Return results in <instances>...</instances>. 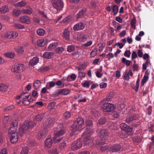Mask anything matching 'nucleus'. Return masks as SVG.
<instances>
[{"label": "nucleus", "mask_w": 154, "mask_h": 154, "mask_svg": "<svg viewBox=\"0 0 154 154\" xmlns=\"http://www.w3.org/2000/svg\"><path fill=\"white\" fill-rule=\"evenodd\" d=\"M8 86L3 84L0 83V91L6 92L8 90Z\"/></svg>", "instance_id": "obj_31"}, {"label": "nucleus", "mask_w": 154, "mask_h": 154, "mask_svg": "<svg viewBox=\"0 0 154 154\" xmlns=\"http://www.w3.org/2000/svg\"><path fill=\"white\" fill-rule=\"evenodd\" d=\"M15 50L17 52L19 53H22L24 51L23 47L21 46L16 47L15 48Z\"/></svg>", "instance_id": "obj_40"}, {"label": "nucleus", "mask_w": 154, "mask_h": 154, "mask_svg": "<svg viewBox=\"0 0 154 154\" xmlns=\"http://www.w3.org/2000/svg\"><path fill=\"white\" fill-rule=\"evenodd\" d=\"M54 53L53 52H46L43 54L44 57L47 59H50L53 58L54 56Z\"/></svg>", "instance_id": "obj_19"}, {"label": "nucleus", "mask_w": 154, "mask_h": 154, "mask_svg": "<svg viewBox=\"0 0 154 154\" xmlns=\"http://www.w3.org/2000/svg\"><path fill=\"white\" fill-rule=\"evenodd\" d=\"M131 53L130 50H126L125 51L124 53V56L128 58H129L130 57Z\"/></svg>", "instance_id": "obj_57"}, {"label": "nucleus", "mask_w": 154, "mask_h": 154, "mask_svg": "<svg viewBox=\"0 0 154 154\" xmlns=\"http://www.w3.org/2000/svg\"><path fill=\"white\" fill-rule=\"evenodd\" d=\"M44 115L45 114L43 113L36 115L35 116V119L37 121H41L45 117Z\"/></svg>", "instance_id": "obj_32"}, {"label": "nucleus", "mask_w": 154, "mask_h": 154, "mask_svg": "<svg viewBox=\"0 0 154 154\" xmlns=\"http://www.w3.org/2000/svg\"><path fill=\"white\" fill-rule=\"evenodd\" d=\"M52 143V139L50 138L47 139L45 142V146L48 148H49L51 147Z\"/></svg>", "instance_id": "obj_23"}, {"label": "nucleus", "mask_w": 154, "mask_h": 154, "mask_svg": "<svg viewBox=\"0 0 154 154\" xmlns=\"http://www.w3.org/2000/svg\"><path fill=\"white\" fill-rule=\"evenodd\" d=\"M121 129L125 132H131L132 131V128H130L129 126L125 123H122L120 125Z\"/></svg>", "instance_id": "obj_13"}, {"label": "nucleus", "mask_w": 154, "mask_h": 154, "mask_svg": "<svg viewBox=\"0 0 154 154\" xmlns=\"http://www.w3.org/2000/svg\"><path fill=\"white\" fill-rule=\"evenodd\" d=\"M5 55L7 57L12 58L14 57L15 54L12 52H8L6 53Z\"/></svg>", "instance_id": "obj_52"}, {"label": "nucleus", "mask_w": 154, "mask_h": 154, "mask_svg": "<svg viewBox=\"0 0 154 154\" xmlns=\"http://www.w3.org/2000/svg\"><path fill=\"white\" fill-rule=\"evenodd\" d=\"M71 16L70 15L66 17L65 18H64L63 20V22L64 23H69L71 20Z\"/></svg>", "instance_id": "obj_47"}, {"label": "nucleus", "mask_w": 154, "mask_h": 154, "mask_svg": "<svg viewBox=\"0 0 154 154\" xmlns=\"http://www.w3.org/2000/svg\"><path fill=\"white\" fill-rule=\"evenodd\" d=\"M29 144L32 146H33L35 145V143L33 140H29L28 141Z\"/></svg>", "instance_id": "obj_61"}, {"label": "nucleus", "mask_w": 154, "mask_h": 154, "mask_svg": "<svg viewBox=\"0 0 154 154\" xmlns=\"http://www.w3.org/2000/svg\"><path fill=\"white\" fill-rule=\"evenodd\" d=\"M97 132L99 133V135L101 139L100 140L98 139V140L104 141L108 138L109 133L107 130L105 129L101 130L98 129L97 131Z\"/></svg>", "instance_id": "obj_6"}, {"label": "nucleus", "mask_w": 154, "mask_h": 154, "mask_svg": "<svg viewBox=\"0 0 154 154\" xmlns=\"http://www.w3.org/2000/svg\"><path fill=\"white\" fill-rule=\"evenodd\" d=\"M85 27L84 24L80 22L75 24L73 27V29L75 30H79L83 29Z\"/></svg>", "instance_id": "obj_17"}, {"label": "nucleus", "mask_w": 154, "mask_h": 154, "mask_svg": "<svg viewBox=\"0 0 154 154\" xmlns=\"http://www.w3.org/2000/svg\"><path fill=\"white\" fill-rule=\"evenodd\" d=\"M85 131L82 135V137L83 138L84 143L86 145H88L92 147H97L98 145L104 144V142H100L97 139H95L94 141L93 139L91 138L90 135L93 132L92 129L90 128L87 127L85 130Z\"/></svg>", "instance_id": "obj_1"}, {"label": "nucleus", "mask_w": 154, "mask_h": 154, "mask_svg": "<svg viewBox=\"0 0 154 154\" xmlns=\"http://www.w3.org/2000/svg\"><path fill=\"white\" fill-rule=\"evenodd\" d=\"M45 32V30L42 29H39L36 30L37 34L40 36L43 35Z\"/></svg>", "instance_id": "obj_37"}, {"label": "nucleus", "mask_w": 154, "mask_h": 154, "mask_svg": "<svg viewBox=\"0 0 154 154\" xmlns=\"http://www.w3.org/2000/svg\"><path fill=\"white\" fill-rule=\"evenodd\" d=\"M14 26L15 28L18 29H23L24 28V26L21 24L19 23H15L14 25Z\"/></svg>", "instance_id": "obj_45"}, {"label": "nucleus", "mask_w": 154, "mask_h": 154, "mask_svg": "<svg viewBox=\"0 0 154 154\" xmlns=\"http://www.w3.org/2000/svg\"><path fill=\"white\" fill-rule=\"evenodd\" d=\"M99 140L100 141V142H104V143L103 144H101L100 143V145H98V146L97 147H96L99 148V147H100V149L101 151L102 152L108 149H109L108 146H103V145H104L105 143V142L104 141H101L100 140Z\"/></svg>", "instance_id": "obj_25"}, {"label": "nucleus", "mask_w": 154, "mask_h": 154, "mask_svg": "<svg viewBox=\"0 0 154 154\" xmlns=\"http://www.w3.org/2000/svg\"><path fill=\"white\" fill-rule=\"evenodd\" d=\"M35 125V123L31 121L25 122L22 124V126L18 129L19 134L22 135L23 134L32 129Z\"/></svg>", "instance_id": "obj_2"}, {"label": "nucleus", "mask_w": 154, "mask_h": 154, "mask_svg": "<svg viewBox=\"0 0 154 154\" xmlns=\"http://www.w3.org/2000/svg\"><path fill=\"white\" fill-rule=\"evenodd\" d=\"M21 13V11L18 9H14L13 12V15L14 16L17 17L20 15Z\"/></svg>", "instance_id": "obj_35"}, {"label": "nucleus", "mask_w": 154, "mask_h": 154, "mask_svg": "<svg viewBox=\"0 0 154 154\" xmlns=\"http://www.w3.org/2000/svg\"><path fill=\"white\" fill-rule=\"evenodd\" d=\"M91 113L96 117L99 116L100 115L99 112L94 109H91Z\"/></svg>", "instance_id": "obj_38"}, {"label": "nucleus", "mask_w": 154, "mask_h": 154, "mask_svg": "<svg viewBox=\"0 0 154 154\" xmlns=\"http://www.w3.org/2000/svg\"><path fill=\"white\" fill-rule=\"evenodd\" d=\"M47 131L45 129H44L42 131H39L37 137L39 139L44 138L47 134Z\"/></svg>", "instance_id": "obj_15"}, {"label": "nucleus", "mask_w": 154, "mask_h": 154, "mask_svg": "<svg viewBox=\"0 0 154 154\" xmlns=\"http://www.w3.org/2000/svg\"><path fill=\"white\" fill-rule=\"evenodd\" d=\"M85 124L87 126L89 127L92 126L93 125L92 121L88 119L86 120Z\"/></svg>", "instance_id": "obj_53"}, {"label": "nucleus", "mask_w": 154, "mask_h": 154, "mask_svg": "<svg viewBox=\"0 0 154 154\" xmlns=\"http://www.w3.org/2000/svg\"><path fill=\"white\" fill-rule=\"evenodd\" d=\"M45 43L46 41L44 39H38L37 41V45L40 47L44 46Z\"/></svg>", "instance_id": "obj_33"}, {"label": "nucleus", "mask_w": 154, "mask_h": 154, "mask_svg": "<svg viewBox=\"0 0 154 154\" xmlns=\"http://www.w3.org/2000/svg\"><path fill=\"white\" fill-rule=\"evenodd\" d=\"M17 120H13L11 123L10 127V128L9 130L8 131V134L11 133V132H10V131H15L17 128Z\"/></svg>", "instance_id": "obj_11"}, {"label": "nucleus", "mask_w": 154, "mask_h": 154, "mask_svg": "<svg viewBox=\"0 0 154 154\" xmlns=\"http://www.w3.org/2000/svg\"><path fill=\"white\" fill-rule=\"evenodd\" d=\"M122 62L123 63L125 64L127 66H128L130 65L131 62V61L127 60L125 57H123L122 58Z\"/></svg>", "instance_id": "obj_34"}, {"label": "nucleus", "mask_w": 154, "mask_h": 154, "mask_svg": "<svg viewBox=\"0 0 154 154\" xmlns=\"http://www.w3.org/2000/svg\"><path fill=\"white\" fill-rule=\"evenodd\" d=\"M138 115L134 114L132 116H127L125 122L128 124H130L132 126L137 127L139 125V123H135V121L138 119Z\"/></svg>", "instance_id": "obj_4"}, {"label": "nucleus", "mask_w": 154, "mask_h": 154, "mask_svg": "<svg viewBox=\"0 0 154 154\" xmlns=\"http://www.w3.org/2000/svg\"><path fill=\"white\" fill-rule=\"evenodd\" d=\"M132 140L134 142L136 143L140 142L141 141L140 138L137 136L133 137L132 138Z\"/></svg>", "instance_id": "obj_50"}, {"label": "nucleus", "mask_w": 154, "mask_h": 154, "mask_svg": "<svg viewBox=\"0 0 154 154\" xmlns=\"http://www.w3.org/2000/svg\"><path fill=\"white\" fill-rule=\"evenodd\" d=\"M38 62V58L37 57H35L30 60L29 62V65L30 66H33L36 64Z\"/></svg>", "instance_id": "obj_22"}, {"label": "nucleus", "mask_w": 154, "mask_h": 154, "mask_svg": "<svg viewBox=\"0 0 154 154\" xmlns=\"http://www.w3.org/2000/svg\"><path fill=\"white\" fill-rule=\"evenodd\" d=\"M18 35V33L15 32H8L5 34V37L8 38H15Z\"/></svg>", "instance_id": "obj_14"}, {"label": "nucleus", "mask_w": 154, "mask_h": 154, "mask_svg": "<svg viewBox=\"0 0 154 154\" xmlns=\"http://www.w3.org/2000/svg\"><path fill=\"white\" fill-rule=\"evenodd\" d=\"M101 107L103 112H113L116 109L115 105L108 102L103 103Z\"/></svg>", "instance_id": "obj_5"}, {"label": "nucleus", "mask_w": 154, "mask_h": 154, "mask_svg": "<svg viewBox=\"0 0 154 154\" xmlns=\"http://www.w3.org/2000/svg\"><path fill=\"white\" fill-rule=\"evenodd\" d=\"M149 79L148 74H146V73L144 75L143 79H142L141 83V85L142 86H143L148 80Z\"/></svg>", "instance_id": "obj_27"}, {"label": "nucleus", "mask_w": 154, "mask_h": 154, "mask_svg": "<svg viewBox=\"0 0 154 154\" xmlns=\"http://www.w3.org/2000/svg\"><path fill=\"white\" fill-rule=\"evenodd\" d=\"M66 146V143L65 141L63 142L59 145L60 148L61 150L64 149Z\"/></svg>", "instance_id": "obj_49"}, {"label": "nucleus", "mask_w": 154, "mask_h": 154, "mask_svg": "<svg viewBox=\"0 0 154 154\" xmlns=\"http://www.w3.org/2000/svg\"><path fill=\"white\" fill-rule=\"evenodd\" d=\"M97 49L96 48H94L91 51L90 53L91 57H94L97 54Z\"/></svg>", "instance_id": "obj_41"}, {"label": "nucleus", "mask_w": 154, "mask_h": 154, "mask_svg": "<svg viewBox=\"0 0 154 154\" xmlns=\"http://www.w3.org/2000/svg\"><path fill=\"white\" fill-rule=\"evenodd\" d=\"M26 2L24 1H22L19 2L15 5V6L16 7H21L24 6L26 5Z\"/></svg>", "instance_id": "obj_42"}, {"label": "nucleus", "mask_w": 154, "mask_h": 154, "mask_svg": "<svg viewBox=\"0 0 154 154\" xmlns=\"http://www.w3.org/2000/svg\"><path fill=\"white\" fill-rule=\"evenodd\" d=\"M133 68V71H137L138 70V65L135 63H134Z\"/></svg>", "instance_id": "obj_64"}, {"label": "nucleus", "mask_w": 154, "mask_h": 154, "mask_svg": "<svg viewBox=\"0 0 154 154\" xmlns=\"http://www.w3.org/2000/svg\"><path fill=\"white\" fill-rule=\"evenodd\" d=\"M70 92V91L66 89H59L57 92V94H63L66 95L69 94Z\"/></svg>", "instance_id": "obj_21"}, {"label": "nucleus", "mask_w": 154, "mask_h": 154, "mask_svg": "<svg viewBox=\"0 0 154 154\" xmlns=\"http://www.w3.org/2000/svg\"><path fill=\"white\" fill-rule=\"evenodd\" d=\"M114 96V93L113 92H110L109 93L108 96L106 97L107 100L108 101L110 100L111 98L113 97Z\"/></svg>", "instance_id": "obj_44"}, {"label": "nucleus", "mask_w": 154, "mask_h": 154, "mask_svg": "<svg viewBox=\"0 0 154 154\" xmlns=\"http://www.w3.org/2000/svg\"><path fill=\"white\" fill-rule=\"evenodd\" d=\"M70 33L67 29H65L63 32V36L66 40H69Z\"/></svg>", "instance_id": "obj_20"}, {"label": "nucleus", "mask_w": 154, "mask_h": 154, "mask_svg": "<svg viewBox=\"0 0 154 154\" xmlns=\"http://www.w3.org/2000/svg\"><path fill=\"white\" fill-rule=\"evenodd\" d=\"M26 93H23L21 94L20 95H18L16 96V98L17 99H19L21 98L23 100L24 99V95L26 94Z\"/></svg>", "instance_id": "obj_59"}, {"label": "nucleus", "mask_w": 154, "mask_h": 154, "mask_svg": "<svg viewBox=\"0 0 154 154\" xmlns=\"http://www.w3.org/2000/svg\"><path fill=\"white\" fill-rule=\"evenodd\" d=\"M124 78L127 80H128L130 79V77L128 74L127 72H125L124 74Z\"/></svg>", "instance_id": "obj_63"}, {"label": "nucleus", "mask_w": 154, "mask_h": 154, "mask_svg": "<svg viewBox=\"0 0 154 154\" xmlns=\"http://www.w3.org/2000/svg\"><path fill=\"white\" fill-rule=\"evenodd\" d=\"M65 131L62 129L56 132L54 134L55 137H58L64 134Z\"/></svg>", "instance_id": "obj_28"}, {"label": "nucleus", "mask_w": 154, "mask_h": 154, "mask_svg": "<svg viewBox=\"0 0 154 154\" xmlns=\"http://www.w3.org/2000/svg\"><path fill=\"white\" fill-rule=\"evenodd\" d=\"M82 86L84 87L88 88L90 86V83L88 82L87 81L85 82L83 84H82Z\"/></svg>", "instance_id": "obj_60"}, {"label": "nucleus", "mask_w": 154, "mask_h": 154, "mask_svg": "<svg viewBox=\"0 0 154 154\" xmlns=\"http://www.w3.org/2000/svg\"><path fill=\"white\" fill-rule=\"evenodd\" d=\"M28 149L26 147L23 148L20 154H28Z\"/></svg>", "instance_id": "obj_48"}, {"label": "nucleus", "mask_w": 154, "mask_h": 154, "mask_svg": "<svg viewBox=\"0 0 154 154\" xmlns=\"http://www.w3.org/2000/svg\"><path fill=\"white\" fill-rule=\"evenodd\" d=\"M86 8H84L80 10L78 13L77 14L75 17L77 19L80 18L85 16L86 12Z\"/></svg>", "instance_id": "obj_16"}, {"label": "nucleus", "mask_w": 154, "mask_h": 154, "mask_svg": "<svg viewBox=\"0 0 154 154\" xmlns=\"http://www.w3.org/2000/svg\"><path fill=\"white\" fill-rule=\"evenodd\" d=\"M107 121V119L105 117L100 118L98 121V123L100 125H103Z\"/></svg>", "instance_id": "obj_43"}, {"label": "nucleus", "mask_w": 154, "mask_h": 154, "mask_svg": "<svg viewBox=\"0 0 154 154\" xmlns=\"http://www.w3.org/2000/svg\"><path fill=\"white\" fill-rule=\"evenodd\" d=\"M111 8L112 11L113 12L114 16L116 15L118 13L119 11L118 7L116 5L111 6Z\"/></svg>", "instance_id": "obj_30"}, {"label": "nucleus", "mask_w": 154, "mask_h": 154, "mask_svg": "<svg viewBox=\"0 0 154 154\" xmlns=\"http://www.w3.org/2000/svg\"><path fill=\"white\" fill-rule=\"evenodd\" d=\"M64 51V49L62 47L57 48L56 49V52L59 54L61 53Z\"/></svg>", "instance_id": "obj_56"}, {"label": "nucleus", "mask_w": 154, "mask_h": 154, "mask_svg": "<svg viewBox=\"0 0 154 154\" xmlns=\"http://www.w3.org/2000/svg\"><path fill=\"white\" fill-rule=\"evenodd\" d=\"M52 5L58 10H60L63 7V3L61 0H54L52 2Z\"/></svg>", "instance_id": "obj_8"}, {"label": "nucleus", "mask_w": 154, "mask_h": 154, "mask_svg": "<svg viewBox=\"0 0 154 154\" xmlns=\"http://www.w3.org/2000/svg\"><path fill=\"white\" fill-rule=\"evenodd\" d=\"M84 125V120L81 118L78 117L74 122L72 127V131L73 132L79 129V128H82Z\"/></svg>", "instance_id": "obj_3"}, {"label": "nucleus", "mask_w": 154, "mask_h": 154, "mask_svg": "<svg viewBox=\"0 0 154 154\" xmlns=\"http://www.w3.org/2000/svg\"><path fill=\"white\" fill-rule=\"evenodd\" d=\"M63 139V137H60L58 138V137H55V139H54V142L55 143H56L57 142H59L61 141Z\"/></svg>", "instance_id": "obj_62"}, {"label": "nucleus", "mask_w": 154, "mask_h": 154, "mask_svg": "<svg viewBox=\"0 0 154 154\" xmlns=\"http://www.w3.org/2000/svg\"><path fill=\"white\" fill-rule=\"evenodd\" d=\"M20 21L23 23L29 24L30 22L29 17L26 16H23L20 18Z\"/></svg>", "instance_id": "obj_18"}, {"label": "nucleus", "mask_w": 154, "mask_h": 154, "mask_svg": "<svg viewBox=\"0 0 154 154\" xmlns=\"http://www.w3.org/2000/svg\"><path fill=\"white\" fill-rule=\"evenodd\" d=\"M25 66L22 64H17L14 66V71L16 72H23L25 70Z\"/></svg>", "instance_id": "obj_10"}, {"label": "nucleus", "mask_w": 154, "mask_h": 154, "mask_svg": "<svg viewBox=\"0 0 154 154\" xmlns=\"http://www.w3.org/2000/svg\"><path fill=\"white\" fill-rule=\"evenodd\" d=\"M49 69V68L48 66H44L41 68L40 71L41 72H43L48 71Z\"/></svg>", "instance_id": "obj_58"}, {"label": "nucleus", "mask_w": 154, "mask_h": 154, "mask_svg": "<svg viewBox=\"0 0 154 154\" xmlns=\"http://www.w3.org/2000/svg\"><path fill=\"white\" fill-rule=\"evenodd\" d=\"M58 44L57 42H54L50 44L48 47V48L49 50H51L55 48L58 45Z\"/></svg>", "instance_id": "obj_29"}, {"label": "nucleus", "mask_w": 154, "mask_h": 154, "mask_svg": "<svg viewBox=\"0 0 154 154\" xmlns=\"http://www.w3.org/2000/svg\"><path fill=\"white\" fill-rule=\"evenodd\" d=\"M49 10L51 12H52L53 13L56 14L58 12V10L56 8H54L53 6L52 5L51 7L49 8Z\"/></svg>", "instance_id": "obj_46"}, {"label": "nucleus", "mask_w": 154, "mask_h": 154, "mask_svg": "<svg viewBox=\"0 0 154 154\" xmlns=\"http://www.w3.org/2000/svg\"><path fill=\"white\" fill-rule=\"evenodd\" d=\"M74 47L73 46H68L67 48V51L69 52H71L74 50Z\"/></svg>", "instance_id": "obj_55"}, {"label": "nucleus", "mask_w": 154, "mask_h": 154, "mask_svg": "<svg viewBox=\"0 0 154 154\" xmlns=\"http://www.w3.org/2000/svg\"><path fill=\"white\" fill-rule=\"evenodd\" d=\"M122 147L119 144H116L111 146L109 148V150L110 152H119L121 150Z\"/></svg>", "instance_id": "obj_9"}, {"label": "nucleus", "mask_w": 154, "mask_h": 154, "mask_svg": "<svg viewBox=\"0 0 154 154\" xmlns=\"http://www.w3.org/2000/svg\"><path fill=\"white\" fill-rule=\"evenodd\" d=\"M136 23V19H132L131 22V25L134 29H135L136 26L135 24Z\"/></svg>", "instance_id": "obj_54"}, {"label": "nucleus", "mask_w": 154, "mask_h": 154, "mask_svg": "<svg viewBox=\"0 0 154 154\" xmlns=\"http://www.w3.org/2000/svg\"><path fill=\"white\" fill-rule=\"evenodd\" d=\"M33 12L32 9L30 7H27L26 9H23L22 11V12L26 14H31Z\"/></svg>", "instance_id": "obj_24"}, {"label": "nucleus", "mask_w": 154, "mask_h": 154, "mask_svg": "<svg viewBox=\"0 0 154 154\" xmlns=\"http://www.w3.org/2000/svg\"><path fill=\"white\" fill-rule=\"evenodd\" d=\"M41 82L39 80H36L33 84V87L36 90L38 89L41 85Z\"/></svg>", "instance_id": "obj_26"}, {"label": "nucleus", "mask_w": 154, "mask_h": 154, "mask_svg": "<svg viewBox=\"0 0 154 154\" xmlns=\"http://www.w3.org/2000/svg\"><path fill=\"white\" fill-rule=\"evenodd\" d=\"M108 127L111 129H114L116 128L115 124L112 122H109L108 123Z\"/></svg>", "instance_id": "obj_39"}, {"label": "nucleus", "mask_w": 154, "mask_h": 154, "mask_svg": "<svg viewBox=\"0 0 154 154\" xmlns=\"http://www.w3.org/2000/svg\"><path fill=\"white\" fill-rule=\"evenodd\" d=\"M11 133L9 134H11L10 137V140L11 142L13 143H16L18 140V135L17 132L14 131H11Z\"/></svg>", "instance_id": "obj_12"}, {"label": "nucleus", "mask_w": 154, "mask_h": 154, "mask_svg": "<svg viewBox=\"0 0 154 154\" xmlns=\"http://www.w3.org/2000/svg\"><path fill=\"white\" fill-rule=\"evenodd\" d=\"M83 139L80 138L79 140L75 141L72 144L71 146V149L73 150H76L82 146V141Z\"/></svg>", "instance_id": "obj_7"}, {"label": "nucleus", "mask_w": 154, "mask_h": 154, "mask_svg": "<svg viewBox=\"0 0 154 154\" xmlns=\"http://www.w3.org/2000/svg\"><path fill=\"white\" fill-rule=\"evenodd\" d=\"M8 11V8L7 6L6 5L2 6L0 8V11L2 14L6 13Z\"/></svg>", "instance_id": "obj_36"}, {"label": "nucleus", "mask_w": 154, "mask_h": 154, "mask_svg": "<svg viewBox=\"0 0 154 154\" xmlns=\"http://www.w3.org/2000/svg\"><path fill=\"white\" fill-rule=\"evenodd\" d=\"M71 116V113L69 111H66L63 114L64 117L66 119L69 118Z\"/></svg>", "instance_id": "obj_51"}]
</instances>
